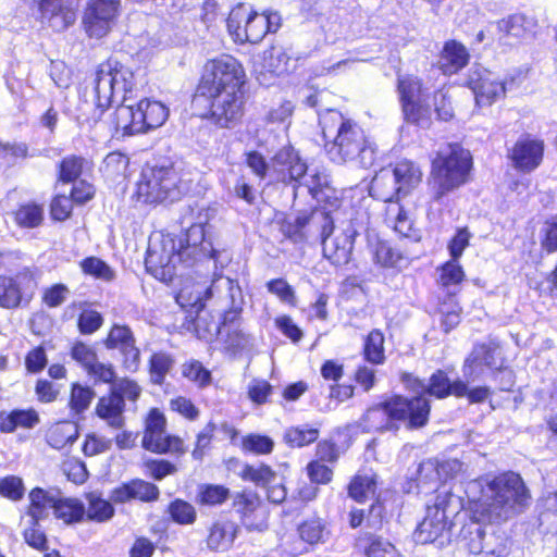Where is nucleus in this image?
Here are the masks:
<instances>
[{
  "mask_svg": "<svg viewBox=\"0 0 557 557\" xmlns=\"http://www.w3.org/2000/svg\"><path fill=\"white\" fill-rule=\"evenodd\" d=\"M25 487L21 478L9 475L0 481V494L11 500L23 498Z\"/></svg>",
  "mask_w": 557,
  "mask_h": 557,
  "instance_id": "63",
  "label": "nucleus"
},
{
  "mask_svg": "<svg viewBox=\"0 0 557 557\" xmlns=\"http://www.w3.org/2000/svg\"><path fill=\"white\" fill-rule=\"evenodd\" d=\"M325 150L334 162H352L370 168L376 159L374 145L356 123L345 120L337 111H329L320 119Z\"/></svg>",
  "mask_w": 557,
  "mask_h": 557,
  "instance_id": "2",
  "label": "nucleus"
},
{
  "mask_svg": "<svg viewBox=\"0 0 557 557\" xmlns=\"http://www.w3.org/2000/svg\"><path fill=\"white\" fill-rule=\"evenodd\" d=\"M377 487V476L374 473L357 474L348 486V493L351 498L362 503L375 494Z\"/></svg>",
  "mask_w": 557,
  "mask_h": 557,
  "instance_id": "38",
  "label": "nucleus"
},
{
  "mask_svg": "<svg viewBox=\"0 0 557 557\" xmlns=\"http://www.w3.org/2000/svg\"><path fill=\"white\" fill-rule=\"evenodd\" d=\"M447 528L444 513L438 510H426V516L417 527L413 537L419 544H428L437 540Z\"/></svg>",
  "mask_w": 557,
  "mask_h": 557,
  "instance_id": "31",
  "label": "nucleus"
},
{
  "mask_svg": "<svg viewBox=\"0 0 557 557\" xmlns=\"http://www.w3.org/2000/svg\"><path fill=\"white\" fill-rule=\"evenodd\" d=\"M290 58L287 53L277 47H273L264 52V69L274 75H283L289 70Z\"/></svg>",
  "mask_w": 557,
  "mask_h": 557,
  "instance_id": "45",
  "label": "nucleus"
},
{
  "mask_svg": "<svg viewBox=\"0 0 557 557\" xmlns=\"http://www.w3.org/2000/svg\"><path fill=\"white\" fill-rule=\"evenodd\" d=\"M296 163H304L298 153L290 146L283 147L273 158L274 166H282L286 171L285 182H290V170Z\"/></svg>",
  "mask_w": 557,
  "mask_h": 557,
  "instance_id": "57",
  "label": "nucleus"
},
{
  "mask_svg": "<svg viewBox=\"0 0 557 557\" xmlns=\"http://www.w3.org/2000/svg\"><path fill=\"white\" fill-rule=\"evenodd\" d=\"M36 287V278L29 270L14 276L0 275V307L15 309L29 304Z\"/></svg>",
  "mask_w": 557,
  "mask_h": 557,
  "instance_id": "14",
  "label": "nucleus"
},
{
  "mask_svg": "<svg viewBox=\"0 0 557 557\" xmlns=\"http://www.w3.org/2000/svg\"><path fill=\"white\" fill-rule=\"evenodd\" d=\"M129 100L131 96H123L122 104L116 108L113 115L115 132L122 136L144 133V124H139L136 114V103H128Z\"/></svg>",
  "mask_w": 557,
  "mask_h": 557,
  "instance_id": "26",
  "label": "nucleus"
},
{
  "mask_svg": "<svg viewBox=\"0 0 557 557\" xmlns=\"http://www.w3.org/2000/svg\"><path fill=\"white\" fill-rule=\"evenodd\" d=\"M370 194L384 201L394 202L403 195L392 168L381 169L373 177Z\"/></svg>",
  "mask_w": 557,
  "mask_h": 557,
  "instance_id": "28",
  "label": "nucleus"
},
{
  "mask_svg": "<svg viewBox=\"0 0 557 557\" xmlns=\"http://www.w3.org/2000/svg\"><path fill=\"white\" fill-rule=\"evenodd\" d=\"M225 278L222 275L215 276L210 284L207 281L186 278L176 295V302L182 308L189 310L190 313L199 314L205 308L206 300L219 294L216 285Z\"/></svg>",
  "mask_w": 557,
  "mask_h": 557,
  "instance_id": "18",
  "label": "nucleus"
},
{
  "mask_svg": "<svg viewBox=\"0 0 557 557\" xmlns=\"http://www.w3.org/2000/svg\"><path fill=\"white\" fill-rule=\"evenodd\" d=\"M165 417L159 409H151L146 419V429L143 437V447L158 454L184 453L183 441L177 436L165 433Z\"/></svg>",
  "mask_w": 557,
  "mask_h": 557,
  "instance_id": "12",
  "label": "nucleus"
},
{
  "mask_svg": "<svg viewBox=\"0 0 557 557\" xmlns=\"http://www.w3.org/2000/svg\"><path fill=\"white\" fill-rule=\"evenodd\" d=\"M157 485L144 480H132L112 490L110 499L115 504H124L132 500L153 502L159 497Z\"/></svg>",
  "mask_w": 557,
  "mask_h": 557,
  "instance_id": "24",
  "label": "nucleus"
},
{
  "mask_svg": "<svg viewBox=\"0 0 557 557\" xmlns=\"http://www.w3.org/2000/svg\"><path fill=\"white\" fill-rule=\"evenodd\" d=\"M87 499L88 509H85V515L89 520L104 522L113 517L114 509L110 502L101 498L100 496L94 493L89 494Z\"/></svg>",
  "mask_w": 557,
  "mask_h": 557,
  "instance_id": "42",
  "label": "nucleus"
},
{
  "mask_svg": "<svg viewBox=\"0 0 557 557\" xmlns=\"http://www.w3.org/2000/svg\"><path fill=\"white\" fill-rule=\"evenodd\" d=\"M84 159L76 156H69L60 163L59 177L62 182L75 181L82 173Z\"/></svg>",
  "mask_w": 557,
  "mask_h": 557,
  "instance_id": "59",
  "label": "nucleus"
},
{
  "mask_svg": "<svg viewBox=\"0 0 557 557\" xmlns=\"http://www.w3.org/2000/svg\"><path fill=\"white\" fill-rule=\"evenodd\" d=\"M472 158L459 145H448L432 161L430 187L432 199L441 201L445 196L468 182Z\"/></svg>",
  "mask_w": 557,
  "mask_h": 557,
  "instance_id": "5",
  "label": "nucleus"
},
{
  "mask_svg": "<svg viewBox=\"0 0 557 557\" xmlns=\"http://www.w3.org/2000/svg\"><path fill=\"white\" fill-rule=\"evenodd\" d=\"M503 363L498 345L492 342L476 344L463 362L462 373L467 382H474L502 370Z\"/></svg>",
  "mask_w": 557,
  "mask_h": 557,
  "instance_id": "11",
  "label": "nucleus"
},
{
  "mask_svg": "<svg viewBox=\"0 0 557 557\" xmlns=\"http://www.w3.org/2000/svg\"><path fill=\"white\" fill-rule=\"evenodd\" d=\"M238 527L232 521H218L210 528L207 545L212 550H227L233 545Z\"/></svg>",
  "mask_w": 557,
  "mask_h": 557,
  "instance_id": "32",
  "label": "nucleus"
},
{
  "mask_svg": "<svg viewBox=\"0 0 557 557\" xmlns=\"http://www.w3.org/2000/svg\"><path fill=\"white\" fill-rule=\"evenodd\" d=\"M319 430L309 425L290 426L284 433V441L290 447H302L317 441Z\"/></svg>",
  "mask_w": 557,
  "mask_h": 557,
  "instance_id": "41",
  "label": "nucleus"
},
{
  "mask_svg": "<svg viewBox=\"0 0 557 557\" xmlns=\"http://www.w3.org/2000/svg\"><path fill=\"white\" fill-rule=\"evenodd\" d=\"M274 448V441L261 434L251 433L242 438V449L255 455L271 454Z\"/></svg>",
  "mask_w": 557,
  "mask_h": 557,
  "instance_id": "46",
  "label": "nucleus"
},
{
  "mask_svg": "<svg viewBox=\"0 0 557 557\" xmlns=\"http://www.w3.org/2000/svg\"><path fill=\"white\" fill-rule=\"evenodd\" d=\"M543 151L544 145L541 140L522 138L515 144L510 158L516 169L531 172L542 162Z\"/></svg>",
  "mask_w": 557,
  "mask_h": 557,
  "instance_id": "25",
  "label": "nucleus"
},
{
  "mask_svg": "<svg viewBox=\"0 0 557 557\" xmlns=\"http://www.w3.org/2000/svg\"><path fill=\"white\" fill-rule=\"evenodd\" d=\"M190 173H178L172 165H146L136 185V196L144 203L176 201L191 190Z\"/></svg>",
  "mask_w": 557,
  "mask_h": 557,
  "instance_id": "4",
  "label": "nucleus"
},
{
  "mask_svg": "<svg viewBox=\"0 0 557 557\" xmlns=\"http://www.w3.org/2000/svg\"><path fill=\"white\" fill-rule=\"evenodd\" d=\"M397 183L403 191L407 195L410 190L416 188L422 180V171L420 168L409 160H401L392 168Z\"/></svg>",
  "mask_w": 557,
  "mask_h": 557,
  "instance_id": "34",
  "label": "nucleus"
},
{
  "mask_svg": "<svg viewBox=\"0 0 557 557\" xmlns=\"http://www.w3.org/2000/svg\"><path fill=\"white\" fill-rule=\"evenodd\" d=\"M39 423V416L34 409L0 412V432L11 433L17 428L33 429Z\"/></svg>",
  "mask_w": 557,
  "mask_h": 557,
  "instance_id": "33",
  "label": "nucleus"
},
{
  "mask_svg": "<svg viewBox=\"0 0 557 557\" xmlns=\"http://www.w3.org/2000/svg\"><path fill=\"white\" fill-rule=\"evenodd\" d=\"M132 330L126 325L114 324L104 342L108 349H117L122 355L123 367L135 372L140 364V350L136 346Z\"/></svg>",
  "mask_w": 557,
  "mask_h": 557,
  "instance_id": "20",
  "label": "nucleus"
},
{
  "mask_svg": "<svg viewBox=\"0 0 557 557\" xmlns=\"http://www.w3.org/2000/svg\"><path fill=\"white\" fill-rule=\"evenodd\" d=\"M322 218L323 225L321 237L324 257L335 265L348 263L352 250L355 232L347 230L330 237L333 231V222L329 215H322Z\"/></svg>",
  "mask_w": 557,
  "mask_h": 557,
  "instance_id": "17",
  "label": "nucleus"
},
{
  "mask_svg": "<svg viewBox=\"0 0 557 557\" xmlns=\"http://www.w3.org/2000/svg\"><path fill=\"white\" fill-rule=\"evenodd\" d=\"M398 90L403 106L405 102H418L421 95V83L417 77H403L398 81Z\"/></svg>",
  "mask_w": 557,
  "mask_h": 557,
  "instance_id": "56",
  "label": "nucleus"
},
{
  "mask_svg": "<svg viewBox=\"0 0 557 557\" xmlns=\"http://www.w3.org/2000/svg\"><path fill=\"white\" fill-rule=\"evenodd\" d=\"M136 107L139 124H144V133L162 126L169 117V109L160 101L141 99Z\"/></svg>",
  "mask_w": 557,
  "mask_h": 557,
  "instance_id": "29",
  "label": "nucleus"
},
{
  "mask_svg": "<svg viewBox=\"0 0 557 557\" xmlns=\"http://www.w3.org/2000/svg\"><path fill=\"white\" fill-rule=\"evenodd\" d=\"M430 414L429 400L419 395L411 399L395 396L382 405L369 409L364 422L369 430L385 431L395 428L394 420L407 421L410 429L426 424Z\"/></svg>",
  "mask_w": 557,
  "mask_h": 557,
  "instance_id": "6",
  "label": "nucleus"
},
{
  "mask_svg": "<svg viewBox=\"0 0 557 557\" xmlns=\"http://www.w3.org/2000/svg\"><path fill=\"white\" fill-rule=\"evenodd\" d=\"M95 392L90 387L73 384L70 407L75 413L84 412L90 405Z\"/></svg>",
  "mask_w": 557,
  "mask_h": 557,
  "instance_id": "54",
  "label": "nucleus"
},
{
  "mask_svg": "<svg viewBox=\"0 0 557 557\" xmlns=\"http://www.w3.org/2000/svg\"><path fill=\"white\" fill-rule=\"evenodd\" d=\"M53 512L58 519L63 520L67 524L76 523L83 520L85 507L76 498H62L57 495Z\"/></svg>",
  "mask_w": 557,
  "mask_h": 557,
  "instance_id": "36",
  "label": "nucleus"
},
{
  "mask_svg": "<svg viewBox=\"0 0 557 557\" xmlns=\"http://www.w3.org/2000/svg\"><path fill=\"white\" fill-rule=\"evenodd\" d=\"M124 408L125 403L120 395L110 393L99 399L96 406V413L110 428L121 429L125 421L123 416Z\"/></svg>",
  "mask_w": 557,
  "mask_h": 557,
  "instance_id": "30",
  "label": "nucleus"
},
{
  "mask_svg": "<svg viewBox=\"0 0 557 557\" xmlns=\"http://www.w3.org/2000/svg\"><path fill=\"white\" fill-rule=\"evenodd\" d=\"M281 17L277 13H259L248 3H238L227 18V29L235 41L257 44L269 32H276Z\"/></svg>",
  "mask_w": 557,
  "mask_h": 557,
  "instance_id": "7",
  "label": "nucleus"
},
{
  "mask_svg": "<svg viewBox=\"0 0 557 557\" xmlns=\"http://www.w3.org/2000/svg\"><path fill=\"white\" fill-rule=\"evenodd\" d=\"M228 497V488L222 485H201L197 495V500L201 505L216 506L224 503Z\"/></svg>",
  "mask_w": 557,
  "mask_h": 557,
  "instance_id": "53",
  "label": "nucleus"
},
{
  "mask_svg": "<svg viewBox=\"0 0 557 557\" xmlns=\"http://www.w3.org/2000/svg\"><path fill=\"white\" fill-rule=\"evenodd\" d=\"M268 290L275 295L282 302L290 306L296 305L294 288L284 278H274L267 283Z\"/></svg>",
  "mask_w": 557,
  "mask_h": 557,
  "instance_id": "60",
  "label": "nucleus"
},
{
  "mask_svg": "<svg viewBox=\"0 0 557 557\" xmlns=\"http://www.w3.org/2000/svg\"><path fill=\"white\" fill-rule=\"evenodd\" d=\"M133 72L116 60L109 59L99 65L95 78L98 117L111 104L115 94L125 96L133 91Z\"/></svg>",
  "mask_w": 557,
  "mask_h": 557,
  "instance_id": "8",
  "label": "nucleus"
},
{
  "mask_svg": "<svg viewBox=\"0 0 557 557\" xmlns=\"http://www.w3.org/2000/svg\"><path fill=\"white\" fill-rule=\"evenodd\" d=\"M46 437L51 447L62 449L77 440V424L70 421L59 422L48 430Z\"/></svg>",
  "mask_w": 557,
  "mask_h": 557,
  "instance_id": "35",
  "label": "nucleus"
},
{
  "mask_svg": "<svg viewBox=\"0 0 557 557\" xmlns=\"http://www.w3.org/2000/svg\"><path fill=\"white\" fill-rule=\"evenodd\" d=\"M71 357L73 360L79 363L86 371L98 359L95 349L83 342H75L73 344L71 348Z\"/></svg>",
  "mask_w": 557,
  "mask_h": 557,
  "instance_id": "61",
  "label": "nucleus"
},
{
  "mask_svg": "<svg viewBox=\"0 0 557 557\" xmlns=\"http://www.w3.org/2000/svg\"><path fill=\"white\" fill-rule=\"evenodd\" d=\"M219 287V297L225 301V306H230V310L223 314V320L215 325V331L223 335L225 329H234L240 326V312L244 305V296L240 286L230 277L221 280Z\"/></svg>",
  "mask_w": 557,
  "mask_h": 557,
  "instance_id": "21",
  "label": "nucleus"
},
{
  "mask_svg": "<svg viewBox=\"0 0 557 557\" xmlns=\"http://www.w3.org/2000/svg\"><path fill=\"white\" fill-rule=\"evenodd\" d=\"M234 505L249 530L262 531L267 528L265 510L261 507V499L256 493L244 492L237 495Z\"/></svg>",
  "mask_w": 557,
  "mask_h": 557,
  "instance_id": "23",
  "label": "nucleus"
},
{
  "mask_svg": "<svg viewBox=\"0 0 557 557\" xmlns=\"http://www.w3.org/2000/svg\"><path fill=\"white\" fill-rule=\"evenodd\" d=\"M324 34V40L327 44H335L341 39L346 38L348 29L344 18L338 15L327 16L321 25Z\"/></svg>",
  "mask_w": 557,
  "mask_h": 557,
  "instance_id": "47",
  "label": "nucleus"
},
{
  "mask_svg": "<svg viewBox=\"0 0 557 557\" xmlns=\"http://www.w3.org/2000/svg\"><path fill=\"white\" fill-rule=\"evenodd\" d=\"M239 476L245 481L253 482L258 485H265L275 479V472L267 465L250 466L245 465Z\"/></svg>",
  "mask_w": 557,
  "mask_h": 557,
  "instance_id": "50",
  "label": "nucleus"
},
{
  "mask_svg": "<svg viewBox=\"0 0 557 557\" xmlns=\"http://www.w3.org/2000/svg\"><path fill=\"white\" fill-rule=\"evenodd\" d=\"M471 520L466 523L459 534L460 543L471 554H486L490 557H502L505 546L494 534L486 539L485 530L479 521H485L474 512L473 502L470 505Z\"/></svg>",
  "mask_w": 557,
  "mask_h": 557,
  "instance_id": "10",
  "label": "nucleus"
},
{
  "mask_svg": "<svg viewBox=\"0 0 557 557\" xmlns=\"http://www.w3.org/2000/svg\"><path fill=\"white\" fill-rule=\"evenodd\" d=\"M516 84L515 77L499 79L495 73L481 66L472 67L468 77V85L479 106H491L503 98Z\"/></svg>",
  "mask_w": 557,
  "mask_h": 557,
  "instance_id": "9",
  "label": "nucleus"
},
{
  "mask_svg": "<svg viewBox=\"0 0 557 557\" xmlns=\"http://www.w3.org/2000/svg\"><path fill=\"white\" fill-rule=\"evenodd\" d=\"M121 9V0H89L83 24L90 37L102 38L112 29Z\"/></svg>",
  "mask_w": 557,
  "mask_h": 557,
  "instance_id": "16",
  "label": "nucleus"
},
{
  "mask_svg": "<svg viewBox=\"0 0 557 557\" xmlns=\"http://www.w3.org/2000/svg\"><path fill=\"white\" fill-rule=\"evenodd\" d=\"M178 261H186L185 255L181 249L175 251V243L172 238H164L160 246H149L145 264L156 278L162 282H170L176 273V263Z\"/></svg>",
  "mask_w": 557,
  "mask_h": 557,
  "instance_id": "13",
  "label": "nucleus"
},
{
  "mask_svg": "<svg viewBox=\"0 0 557 557\" xmlns=\"http://www.w3.org/2000/svg\"><path fill=\"white\" fill-rule=\"evenodd\" d=\"M36 11L42 24L57 32L64 30L75 22V13L64 5L63 0H24Z\"/></svg>",
  "mask_w": 557,
  "mask_h": 557,
  "instance_id": "22",
  "label": "nucleus"
},
{
  "mask_svg": "<svg viewBox=\"0 0 557 557\" xmlns=\"http://www.w3.org/2000/svg\"><path fill=\"white\" fill-rule=\"evenodd\" d=\"M405 382L413 392L418 394L428 393L436 398H445L449 395L463 397L467 394V382L461 380L450 382L443 370L434 372L428 384L411 375H407Z\"/></svg>",
  "mask_w": 557,
  "mask_h": 557,
  "instance_id": "19",
  "label": "nucleus"
},
{
  "mask_svg": "<svg viewBox=\"0 0 557 557\" xmlns=\"http://www.w3.org/2000/svg\"><path fill=\"white\" fill-rule=\"evenodd\" d=\"M374 258L379 264L386 268H392L398 265V263L403 260V255L387 243H377Z\"/></svg>",
  "mask_w": 557,
  "mask_h": 557,
  "instance_id": "62",
  "label": "nucleus"
},
{
  "mask_svg": "<svg viewBox=\"0 0 557 557\" xmlns=\"http://www.w3.org/2000/svg\"><path fill=\"white\" fill-rule=\"evenodd\" d=\"M186 246L182 243L180 249L185 257L196 256L198 246H201L205 242V225L202 222L193 224L186 232L185 235Z\"/></svg>",
  "mask_w": 557,
  "mask_h": 557,
  "instance_id": "52",
  "label": "nucleus"
},
{
  "mask_svg": "<svg viewBox=\"0 0 557 557\" xmlns=\"http://www.w3.org/2000/svg\"><path fill=\"white\" fill-rule=\"evenodd\" d=\"M82 271L97 280L110 282L114 278V271L101 259L89 257L81 262Z\"/></svg>",
  "mask_w": 557,
  "mask_h": 557,
  "instance_id": "48",
  "label": "nucleus"
},
{
  "mask_svg": "<svg viewBox=\"0 0 557 557\" xmlns=\"http://www.w3.org/2000/svg\"><path fill=\"white\" fill-rule=\"evenodd\" d=\"M44 220V208L37 203L22 205L15 212V221L22 227H37Z\"/></svg>",
  "mask_w": 557,
  "mask_h": 557,
  "instance_id": "44",
  "label": "nucleus"
},
{
  "mask_svg": "<svg viewBox=\"0 0 557 557\" xmlns=\"http://www.w3.org/2000/svg\"><path fill=\"white\" fill-rule=\"evenodd\" d=\"M74 306L81 309L77 326L82 334H92L101 327L103 318L98 311L90 309L85 302L74 304Z\"/></svg>",
  "mask_w": 557,
  "mask_h": 557,
  "instance_id": "43",
  "label": "nucleus"
},
{
  "mask_svg": "<svg viewBox=\"0 0 557 557\" xmlns=\"http://www.w3.org/2000/svg\"><path fill=\"white\" fill-rule=\"evenodd\" d=\"M244 72L231 55L209 61L197 92L210 102L211 117L221 127H231L243 115Z\"/></svg>",
  "mask_w": 557,
  "mask_h": 557,
  "instance_id": "1",
  "label": "nucleus"
},
{
  "mask_svg": "<svg viewBox=\"0 0 557 557\" xmlns=\"http://www.w3.org/2000/svg\"><path fill=\"white\" fill-rule=\"evenodd\" d=\"M112 446L111 440L97 434H89L83 445L86 456L92 457L108 451Z\"/></svg>",
  "mask_w": 557,
  "mask_h": 557,
  "instance_id": "64",
  "label": "nucleus"
},
{
  "mask_svg": "<svg viewBox=\"0 0 557 557\" xmlns=\"http://www.w3.org/2000/svg\"><path fill=\"white\" fill-rule=\"evenodd\" d=\"M172 519L180 524H191L196 520L194 506L185 500L175 499L169 506Z\"/></svg>",
  "mask_w": 557,
  "mask_h": 557,
  "instance_id": "55",
  "label": "nucleus"
},
{
  "mask_svg": "<svg viewBox=\"0 0 557 557\" xmlns=\"http://www.w3.org/2000/svg\"><path fill=\"white\" fill-rule=\"evenodd\" d=\"M289 183H295V196L304 187L319 202L329 200L335 194L331 187L329 174L323 169L309 168L306 163H296L292 168Z\"/></svg>",
  "mask_w": 557,
  "mask_h": 557,
  "instance_id": "15",
  "label": "nucleus"
},
{
  "mask_svg": "<svg viewBox=\"0 0 557 557\" xmlns=\"http://www.w3.org/2000/svg\"><path fill=\"white\" fill-rule=\"evenodd\" d=\"M57 494L46 492L39 487L34 488L29 493L28 515L32 521H39L48 515L49 509H53Z\"/></svg>",
  "mask_w": 557,
  "mask_h": 557,
  "instance_id": "37",
  "label": "nucleus"
},
{
  "mask_svg": "<svg viewBox=\"0 0 557 557\" xmlns=\"http://www.w3.org/2000/svg\"><path fill=\"white\" fill-rule=\"evenodd\" d=\"M463 276L462 268L457 260L451 259L441 268L438 282L442 286L448 287L459 284L463 280Z\"/></svg>",
  "mask_w": 557,
  "mask_h": 557,
  "instance_id": "58",
  "label": "nucleus"
},
{
  "mask_svg": "<svg viewBox=\"0 0 557 557\" xmlns=\"http://www.w3.org/2000/svg\"><path fill=\"white\" fill-rule=\"evenodd\" d=\"M174 358L164 351L154 352L149 360L150 379L153 384H163L166 374L173 369Z\"/></svg>",
  "mask_w": 557,
  "mask_h": 557,
  "instance_id": "39",
  "label": "nucleus"
},
{
  "mask_svg": "<svg viewBox=\"0 0 557 557\" xmlns=\"http://www.w3.org/2000/svg\"><path fill=\"white\" fill-rule=\"evenodd\" d=\"M182 374L199 387H206L211 383V373L201 362L191 360L182 366Z\"/></svg>",
  "mask_w": 557,
  "mask_h": 557,
  "instance_id": "51",
  "label": "nucleus"
},
{
  "mask_svg": "<svg viewBox=\"0 0 557 557\" xmlns=\"http://www.w3.org/2000/svg\"><path fill=\"white\" fill-rule=\"evenodd\" d=\"M469 62V53L467 48L456 41H447L441 52L438 59L440 70L445 75H453L462 70Z\"/></svg>",
  "mask_w": 557,
  "mask_h": 557,
  "instance_id": "27",
  "label": "nucleus"
},
{
  "mask_svg": "<svg viewBox=\"0 0 557 557\" xmlns=\"http://www.w3.org/2000/svg\"><path fill=\"white\" fill-rule=\"evenodd\" d=\"M440 482H442V479L438 469V460L426 459L422 461L418 469L417 485L419 487L429 485L436 486Z\"/></svg>",
  "mask_w": 557,
  "mask_h": 557,
  "instance_id": "49",
  "label": "nucleus"
},
{
  "mask_svg": "<svg viewBox=\"0 0 557 557\" xmlns=\"http://www.w3.org/2000/svg\"><path fill=\"white\" fill-rule=\"evenodd\" d=\"M363 355L364 359L372 364H382L384 362V335L381 331L373 330L366 337Z\"/></svg>",
  "mask_w": 557,
  "mask_h": 557,
  "instance_id": "40",
  "label": "nucleus"
},
{
  "mask_svg": "<svg viewBox=\"0 0 557 557\" xmlns=\"http://www.w3.org/2000/svg\"><path fill=\"white\" fill-rule=\"evenodd\" d=\"M481 497L473 503L474 512L488 522L506 520L529 500V492L518 473L508 471L493 479H481Z\"/></svg>",
  "mask_w": 557,
  "mask_h": 557,
  "instance_id": "3",
  "label": "nucleus"
}]
</instances>
